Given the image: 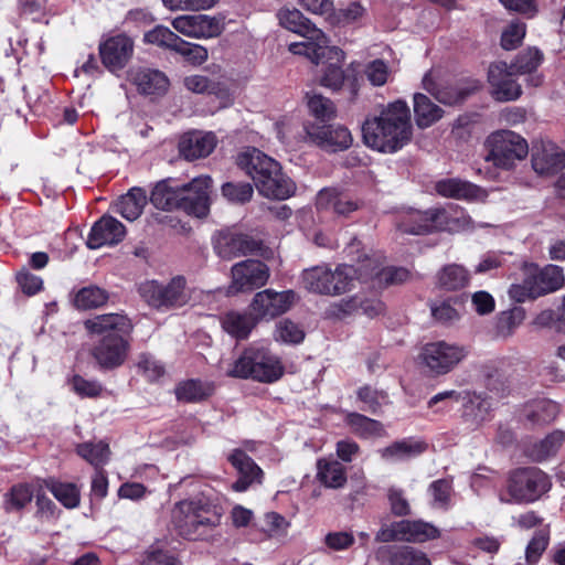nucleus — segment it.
Wrapping results in <instances>:
<instances>
[{"mask_svg": "<svg viewBox=\"0 0 565 565\" xmlns=\"http://www.w3.org/2000/svg\"><path fill=\"white\" fill-rule=\"evenodd\" d=\"M295 298L294 290L276 291L269 288L256 292L248 308L257 323L270 321L286 313L294 305Z\"/></svg>", "mask_w": 565, "mask_h": 565, "instance_id": "nucleus-14", "label": "nucleus"}, {"mask_svg": "<svg viewBox=\"0 0 565 565\" xmlns=\"http://www.w3.org/2000/svg\"><path fill=\"white\" fill-rule=\"evenodd\" d=\"M186 280L182 276L173 277L167 285L148 280L139 285L141 298L156 309L179 308L184 306L190 296L185 290Z\"/></svg>", "mask_w": 565, "mask_h": 565, "instance_id": "nucleus-11", "label": "nucleus"}, {"mask_svg": "<svg viewBox=\"0 0 565 565\" xmlns=\"http://www.w3.org/2000/svg\"><path fill=\"white\" fill-rule=\"evenodd\" d=\"M177 43L178 44L173 52L182 55L188 62H190L193 65H201L209 57L207 50L200 44L186 42L181 38Z\"/></svg>", "mask_w": 565, "mask_h": 565, "instance_id": "nucleus-59", "label": "nucleus"}, {"mask_svg": "<svg viewBox=\"0 0 565 565\" xmlns=\"http://www.w3.org/2000/svg\"><path fill=\"white\" fill-rule=\"evenodd\" d=\"M227 459L238 475L237 480L232 484L234 491L244 492L252 484L262 482L263 470L244 450L234 449Z\"/></svg>", "mask_w": 565, "mask_h": 565, "instance_id": "nucleus-24", "label": "nucleus"}, {"mask_svg": "<svg viewBox=\"0 0 565 565\" xmlns=\"http://www.w3.org/2000/svg\"><path fill=\"white\" fill-rule=\"evenodd\" d=\"M550 542V532L546 529L536 531L525 548L527 564H535L541 558Z\"/></svg>", "mask_w": 565, "mask_h": 565, "instance_id": "nucleus-58", "label": "nucleus"}, {"mask_svg": "<svg viewBox=\"0 0 565 565\" xmlns=\"http://www.w3.org/2000/svg\"><path fill=\"white\" fill-rule=\"evenodd\" d=\"M463 407V417L479 425L484 422L491 409V401L484 393L462 391L460 402Z\"/></svg>", "mask_w": 565, "mask_h": 565, "instance_id": "nucleus-32", "label": "nucleus"}, {"mask_svg": "<svg viewBox=\"0 0 565 565\" xmlns=\"http://www.w3.org/2000/svg\"><path fill=\"white\" fill-rule=\"evenodd\" d=\"M337 311H333L338 317H344L352 313H361L369 318H374L384 311V305L379 299H362L360 297H352L347 300H341L334 306Z\"/></svg>", "mask_w": 565, "mask_h": 565, "instance_id": "nucleus-35", "label": "nucleus"}, {"mask_svg": "<svg viewBox=\"0 0 565 565\" xmlns=\"http://www.w3.org/2000/svg\"><path fill=\"white\" fill-rule=\"evenodd\" d=\"M128 78L139 93L147 95L162 94L169 86V79L163 72L149 67L131 68Z\"/></svg>", "mask_w": 565, "mask_h": 565, "instance_id": "nucleus-27", "label": "nucleus"}, {"mask_svg": "<svg viewBox=\"0 0 565 565\" xmlns=\"http://www.w3.org/2000/svg\"><path fill=\"white\" fill-rule=\"evenodd\" d=\"M360 267H362L364 273H369L367 278L361 279V281H367L376 278L380 282L393 285L406 281L409 276V271L404 267L380 268L376 262L367 256H364L360 262Z\"/></svg>", "mask_w": 565, "mask_h": 565, "instance_id": "nucleus-33", "label": "nucleus"}, {"mask_svg": "<svg viewBox=\"0 0 565 565\" xmlns=\"http://www.w3.org/2000/svg\"><path fill=\"white\" fill-rule=\"evenodd\" d=\"M469 215L451 217L445 209L426 211L412 210L399 216L396 227L399 232L413 235L429 234L436 231L467 230L471 225Z\"/></svg>", "mask_w": 565, "mask_h": 565, "instance_id": "nucleus-8", "label": "nucleus"}, {"mask_svg": "<svg viewBox=\"0 0 565 565\" xmlns=\"http://www.w3.org/2000/svg\"><path fill=\"white\" fill-rule=\"evenodd\" d=\"M173 522L181 536L198 540L220 524L221 515L206 500L190 499L175 504Z\"/></svg>", "mask_w": 565, "mask_h": 565, "instance_id": "nucleus-6", "label": "nucleus"}, {"mask_svg": "<svg viewBox=\"0 0 565 565\" xmlns=\"http://www.w3.org/2000/svg\"><path fill=\"white\" fill-rule=\"evenodd\" d=\"M182 184L173 179L159 181L150 194V202L154 207L173 211L179 210Z\"/></svg>", "mask_w": 565, "mask_h": 565, "instance_id": "nucleus-30", "label": "nucleus"}, {"mask_svg": "<svg viewBox=\"0 0 565 565\" xmlns=\"http://www.w3.org/2000/svg\"><path fill=\"white\" fill-rule=\"evenodd\" d=\"M344 53L341 58H337L338 56L334 53L327 52L326 56L322 57L319 63L327 58L329 62L323 71V75L321 77V85L333 90L340 89L344 82V72L342 70V63L344 61Z\"/></svg>", "mask_w": 565, "mask_h": 565, "instance_id": "nucleus-47", "label": "nucleus"}, {"mask_svg": "<svg viewBox=\"0 0 565 565\" xmlns=\"http://www.w3.org/2000/svg\"><path fill=\"white\" fill-rule=\"evenodd\" d=\"M543 61V53L536 47H529L520 52L509 66L516 74H531L536 72Z\"/></svg>", "mask_w": 565, "mask_h": 565, "instance_id": "nucleus-48", "label": "nucleus"}, {"mask_svg": "<svg viewBox=\"0 0 565 565\" xmlns=\"http://www.w3.org/2000/svg\"><path fill=\"white\" fill-rule=\"evenodd\" d=\"M426 444L404 438L380 449L381 458L388 462H401L418 457L426 450Z\"/></svg>", "mask_w": 565, "mask_h": 565, "instance_id": "nucleus-31", "label": "nucleus"}, {"mask_svg": "<svg viewBox=\"0 0 565 565\" xmlns=\"http://www.w3.org/2000/svg\"><path fill=\"white\" fill-rule=\"evenodd\" d=\"M470 278V271L465 266L456 263L443 266L436 275L437 286L448 291L466 288Z\"/></svg>", "mask_w": 565, "mask_h": 565, "instance_id": "nucleus-34", "label": "nucleus"}, {"mask_svg": "<svg viewBox=\"0 0 565 565\" xmlns=\"http://www.w3.org/2000/svg\"><path fill=\"white\" fill-rule=\"evenodd\" d=\"M109 299V294L106 289L89 285L81 288L74 297V305L78 309L87 310L95 309L104 306Z\"/></svg>", "mask_w": 565, "mask_h": 565, "instance_id": "nucleus-46", "label": "nucleus"}, {"mask_svg": "<svg viewBox=\"0 0 565 565\" xmlns=\"http://www.w3.org/2000/svg\"><path fill=\"white\" fill-rule=\"evenodd\" d=\"M70 385L74 393L82 398H95L103 392V385L99 381L86 380L78 374H75L70 379Z\"/></svg>", "mask_w": 565, "mask_h": 565, "instance_id": "nucleus-55", "label": "nucleus"}, {"mask_svg": "<svg viewBox=\"0 0 565 565\" xmlns=\"http://www.w3.org/2000/svg\"><path fill=\"white\" fill-rule=\"evenodd\" d=\"M212 179L200 175L182 184L179 210L195 217H205L210 212Z\"/></svg>", "mask_w": 565, "mask_h": 565, "instance_id": "nucleus-15", "label": "nucleus"}, {"mask_svg": "<svg viewBox=\"0 0 565 565\" xmlns=\"http://www.w3.org/2000/svg\"><path fill=\"white\" fill-rule=\"evenodd\" d=\"M364 74L373 86H383L390 74L388 65L383 60H374L366 64Z\"/></svg>", "mask_w": 565, "mask_h": 565, "instance_id": "nucleus-63", "label": "nucleus"}, {"mask_svg": "<svg viewBox=\"0 0 565 565\" xmlns=\"http://www.w3.org/2000/svg\"><path fill=\"white\" fill-rule=\"evenodd\" d=\"M260 243L247 234L222 232L214 241V250L224 260L256 254Z\"/></svg>", "mask_w": 565, "mask_h": 565, "instance_id": "nucleus-21", "label": "nucleus"}, {"mask_svg": "<svg viewBox=\"0 0 565 565\" xmlns=\"http://www.w3.org/2000/svg\"><path fill=\"white\" fill-rule=\"evenodd\" d=\"M221 323L224 331L235 339H246L257 324L250 311H230L223 316Z\"/></svg>", "mask_w": 565, "mask_h": 565, "instance_id": "nucleus-39", "label": "nucleus"}, {"mask_svg": "<svg viewBox=\"0 0 565 565\" xmlns=\"http://www.w3.org/2000/svg\"><path fill=\"white\" fill-rule=\"evenodd\" d=\"M531 162L540 175H554L565 168V152L552 141L533 145Z\"/></svg>", "mask_w": 565, "mask_h": 565, "instance_id": "nucleus-22", "label": "nucleus"}, {"mask_svg": "<svg viewBox=\"0 0 565 565\" xmlns=\"http://www.w3.org/2000/svg\"><path fill=\"white\" fill-rule=\"evenodd\" d=\"M179 40L180 36L164 25H156L143 34L145 43L169 51H174Z\"/></svg>", "mask_w": 565, "mask_h": 565, "instance_id": "nucleus-49", "label": "nucleus"}, {"mask_svg": "<svg viewBox=\"0 0 565 565\" xmlns=\"http://www.w3.org/2000/svg\"><path fill=\"white\" fill-rule=\"evenodd\" d=\"M307 106L310 114L320 122L330 120L335 115L333 103L320 94H307Z\"/></svg>", "mask_w": 565, "mask_h": 565, "instance_id": "nucleus-51", "label": "nucleus"}, {"mask_svg": "<svg viewBox=\"0 0 565 565\" xmlns=\"http://www.w3.org/2000/svg\"><path fill=\"white\" fill-rule=\"evenodd\" d=\"M33 492L26 484H17L3 495V508L7 512L18 511L31 502Z\"/></svg>", "mask_w": 565, "mask_h": 565, "instance_id": "nucleus-52", "label": "nucleus"}, {"mask_svg": "<svg viewBox=\"0 0 565 565\" xmlns=\"http://www.w3.org/2000/svg\"><path fill=\"white\" fill-rule=\"evenodd\" d=\"M172 26L179 33L194 39H211L223 31L222 22L206 14H185L175 17Z\"/></svg>", "mask_w": 565, "mask_h": 565, "instance_id": "nucleus-20", "label": "nucleus"}, {"mask_svg": "<svg viewBox=\"0 0 565 565\" xmlns=\"http://www.w3.org/2000/svg\"><path fill=\"white\" fill-rule=\"evenodd\" d=\"M236 163L252 178L260 195L281 201L295 194L296 184L282 172L279 162L259 149L247 148L238 153Z\"/></svg>", "mask_w": 565, "mask_h": 565, "instance_id": "nucleus-3", "label": "nucleus"}, {"mask_svg": "<svg viewBox=\"0 0 565 565\" xmlns=\"http://www.w3.org/2000/svg\"><path fill=\"white\" fill-rule=\"evenodd\" d=\"M274 338L277 342L286 344H299L305 339V332L294 321L284 319L276 324Z\"/></svg>", "mask_w": 565, "mask_h": 565, "instance_id": "nucleus-53", "label": "nucleus"}, {"mask_svg": "<svg viewBox=\"0 0 565 565\" xmlns=\"http://www.w3.org/2000/svg\"><path fill=\"white\" fill-rule=\"evenodd\" d=\"M484 147L487 149L484 161L503 170L513 169L516 162L523 160L529 153L526 140L511 130L491 134L484 142Z\"/></svg>", "mask_w": 565, "mask_h": 565, "instance_id": "nucleus-9", "label": "nucleus"}, {"mask_svg": "<svg viewBox=\"0 0 565 565\" xmlns=\"http://www.w3.org/2000/svg\"><path fill=\"white\" fill-rule=\"evenodd\" d=\"M277 17L282 28L305 39L302 42L289 44L292 54L303 55L315 64H319L327 52L334 53L338 60L342 57L343 51L338 46H330L327 35L298 9H281Z\"/></svg>", "mask_w": 565, "mask_h": 565, "instance_id": "nucleus-4", "label": "nucleus"}, {"mask_svg": "<svg viewBox=\"0 0 565 565\" xmlns=\"http://www.w3.org/2000/svg\"><path fill=\"white\" fill-rule=\"evenodd\" d=\"M216 146L213 132L191 131L182 136L179 141L180 154L189 160L207 157Z\"/></svg>", "mask_w": 565, "mask_h": 565, "instance_id": "nucleus-26", "label": "nucleus"}, {"mask_svg": "<svg viewBox=\"0 0 565 565\" xmlns=\"http://www.w3.org/2000/svg\"><path fill=\"white\" fill-rule=\"evenodd\" d=\"M226 374L236 379L274 383L284 375V365L266 348L252 345L243 351Z\"/></svg>", "mask_w": 565, "mask_h": 565, "instance_id": "nucleus-7", "label": "nucleus"}, {"mask_svg": "<svg viewBox=\"0 0 565 565\" xmlns=\"http://www.w3.org/2000/svg\"><path fill=\"white\" fill-rule=\"evenodd\" d=\"M305 131L309 142L326 151H342L352 145L351 132L340 125L307 124L305 125Z\"/></svg>", "mask_w": 565, "mask_h": 565, "instance_id": "nucleus-17", "label": "nucleus"}, {"mask_svg": "<svg viewBox=\"0 0 565 565\" xmlns=\"http://www.w3.org/2000/svg\"><path fill=\"white\" fill-rule=\"evenodd\" d=\"M126 235L125 225L110 215L102 216L90 228L86 245L89 249H97L105 245H117Z\"/></svg>", "mask_w": 565, "mask_h": 565, "instance_id": "nucleus-23", "label": "nucleus"}, {"mask_svg": "<svg viewBox=\"0 0 565 565\" xmlns=\"http://www.w3.org/2000/svg\"><path fill=\"white\" fill-rule=\"evenodd\" d=\"M364 143L380 152L394 153L412 137L411 111L406 102L390 103L379 116L367 118L362 125Z\"/></svg>", "mask_w": 565, "mask_h": 565, "instance_id": "nucleus-2", "label": "nucleus"}, {"mask_svg": "<svg viewBox=\"0 0 565 565\" xmlns=\"http://www.w3.org/2000/svg\"><path fill=\"white\" fill-rule=\"evenodd\" d=\"M565 282L563 269L556 265H547L535 269L524 279V286H513L510 290L512 297L523 301V296L537 298L559 289Z\"/></svg>", "mask_w": 565, "mask_h": 565, "instance_id": "nucleus-13", "label": "nucleus"}, {"mask_svg": "<svg viewBox=\"0 0 565 565\" xmlns=\"http://www.w3.org/2000/svg\"><path fill=\"white\" fill-rule=\"evenodd\" d=\"M141 565H180V562L172 552L151 546L145 553Z\"/></svg>", "mask_w": 565, "mask_h": 565, "instance_id": "nucleus-62", "label": "nucleus"}, {"mask_svg": "<svg viewBox=\"0 0 565 565\" xmlns=\"http://www.w3.org/2000/svg\"><path fill=\"white\" fill-rule=\"evenodd\" d=\"M345 423L353 434L363 439L380 438L386 435L381 422L360 413H349L345 416Z\"/></svg>", "mask_w": 565, "mask_h": 565, "instance_id": "nucleus-37", "label": "nucleus"}, {"mask_svg": "<svg viewBox=\"0 0 565 565\" xmlns=\"http://www.w3.org/2000/svg\"><path fill=\"white\" fill-rule=\"evenodd\" d=\"M467 356L465 347L436 341L423 347L419 359L425 371L431 376L449 373Z\"/></svg>", "mask_w": 565, "mask_h": 565, "instance_id": "nucleus-12", "label": "nucleus"}, {"mask_svg": "<svg viewBox=\"0 0 565 565\" xmlns=\"http://www.w3.org/2000/svg\"><path fill=\"white\" fill-rule=\"evenodd\" d=\"M77 454L95 467L103 466L109 458V446L104 441L83 443L77 446Z\"/></svg>", "mask_w": 565, "mask_h": 565, "instance_id": "nucleus-50", "label": "nucleus"}, {"mask_svg": "<svg viewBox=\"0 0 565 565\" xmlns=\"http://www.w3.org/2000/svg\"><path fill=\"white\" fill-rule=\"evenodd\" d=\"M525 24L521 21L511 22L508 28L502 32L501 46L507 50L516 49L525 36Z\"/></svg>", "mask_w": 565, "mask_h": 565, "instance_id": "nucleus-61", "label": "nucleus"}, {"mask_svg": "<svg viewBox=\"0 0 565 565\" xmlns=\"http://www.w3.org/2000/svg\"><path fill=\"white\" fill-rule=\"evenodd\" d=\"M375 556L382 565H431L425 553L411 546H381Z\"/></svg>", "mask_w": 565, "mask_h": 565, "instance_id": "nucleus-25", "label": "nucleus"}, {"mask_svg": "<svg viewBox=\"0 0 565 565\" xmlns=\"http://www.w3.org/2000/svg\"><path fill=\"white\" fill-rule=\"evenodd\" d=\"M415 121L419 128L430 127L444 116V110L422 93L414 95Z\"/></svg>", "mask_w": 565, "mask_h": 565, "instance_id": "nucleus-40", "label": "nucleus"}, {"mask_svg": "<svg viewBox=\"0 0 565 565\" xmlns=\"http://www.w3.org/2000/svg\"><path fill=\"white\" fill-rule=\"evenodd\" d=\"M565 441V431L556 429L548 434L542 440L535 443L531 450L530 456L534 461H543L559 450Z\"/></svg>", "mask_w": 565, "mask_h": 565, "instance_id": "nucleus-44", "label": "nucleus"}, {"mask_svg": "<svg viewBox=\"0 0 565 565\" xmlns=\"http://www.w3.org/2000/svg\"><path fill=\"white\" fill-rule=\"evenodd\" d=\"M317 205L320 209L332 210L340 216H348L356 211L361 203L347 193H341L335 189H322L317 196Z\"/></svg>", "mask_w": 565, "mask_h": 565, "instance_id": "nucleus-28", "label": "nucleus"}, {"mask_svg": "<svg viewBox=\"0 0 565 565\" xmlns=\"http://www.w3.org/2000/svg\"><path fill=\"white\" fill-rule=\"evenodd\" d=\"M524 318L525 311L521 307L502 311L498 320V332L503 337L510 335L523 322Z\"/></svg>", "mask_w": 565, "mask_h": 565, "instance_id": "nucleus-60", "label": "nucleus"}, {"mask_svg": "<svg viewBox=\"0 0 565 565\" xmlns=\"http://www.w3.org/2000/svg\"><path fill=\"white\" fill-rule=\"evenodd\" d=\"M516 73L507 62L492 63L488 71V81L492 87L491 94L495 100L510 102L518 99L522 94L521 85L515 81Z\"/></svg>", "mask_w": 565, "mask_h": 565, "instance_id": "nucleus-19", "label": "nucleus"}, {"mask_svg": "<svg viewBox=\"0 0 565 565\" xmlns=\"http://www.w3.org/2000/svg\"><path fill=\"white\" fill-rule=\"evenodd\" d=\"M358 398L365 404L363 411L376 414L381 406L387 403V394L383 391H377L370 385H365L358 390Z\"/></svg>", "mask_w": 565, "mask_h": 565, "instance_id": "nucleus-57", "label": "nucleus"}, {"mask_svg": "<svg viewBox=\"0 0 565 565\" xmlns=\"http://www.w3.org/2000/svg\"><path fill=\"white\" fill-rule=\"evenodd\" d=\"M86 330L102 338L94 344L90 354L102 371L120 367L130 351L134 326L130 319L121 313L98 315L84 322Z\"/></svg>", "mask_w": 565, "mask_h": 565, "instance_id": "nucleus-1", "label": "nucleus"}, {"mask_svg": "<svg viewBox=\"0 0 565 565\" xmlns=\"http://www.w3.org/2000/svg\"><path fill=\"white\" fill-rule=\"evenodd\" d=\"M387 499L393 514L397 516H405L409 514L411 508L402 489L391 487L387 491Z\"/></svg>", "mask_w": 565, "mask_h": 565, "instance_id": "nucleus-64", "label": "nucleus"}, {"mask_svg": "<svg viewBox=\"0 0 565 565\" xmlns=\"http://www.w3.org/2000/svg\"><path fill=\"white\" fill-rule=\"evenodd\" d=\"M402 530L403 541L425 542L439 535V531L431 524L424 521L402 520L397 522Z\"/></svg>", "mask_w": 565, "mask_h": 565, "instance_id": "nucleus-43", "label": "nucleus"}, {"mask_svg": "<svg viewBox=\"0 0 565 565\" xmlns=\"http://www.w3.org/2000/svg\"><path fill=\"white\" fill-rule=\"evenodd\" d=\"M212 394V386L200 380H188L175 387L178 401L198 403L206 399Z\"/></svg>", "mask_w": 565, "mask_h": 565, "instance_id": "nucleus-45", "label": "nucleus"}, {"mask_svg": "<svg viewBox=\"0 0 565 565\" xmlns=\"http://www.w3.org/2000/svg\"><path fill=\"white\" fill-rule=\"evenodd\" d=\"M435 191L444 198L466 201L476 200L482 193L480 186L459 178H446L437 181Z\"/></svg>", "mask_w": 565, "mask_h": 565, "instance_id": "nucleus-29", "label": "nucleus"}, {"mask_svg": "<svg viewBox=\"0 0 565 565\" xmlns=\"http://www.w3.org/2000/svg\"><path fill=\"white\" fill-rule=\"evenodd\" d=\"M317 478L327 488H342L347 483L345 468L337 460L319 459Z\"/></svg>", "mask_w": 565, "mask_h": 565, "instance_id": "nucleus-41", "label": "nucleus"}, {"mask_svg": "<svg viewBox=\"0 0 565 565\" xmlns=\"http://www.w3.org/2000/svg\"><path fill=\"white\" fill-rule=\"evenodd\" d=\"M452 484L450 480L438 479L429 484L428 492L433 498V507L438 509H448L450 505V497Z\"/></svg>", "mask_w": 565, "mask_h": 565, "instance_id": "nucleus-56", "label": "nucleus"}, {"mask_svg": "<svg viewBox=\"0 0 565 565\" xmlns=\"http://www.w3.org/2000/svg\"><path fill=\"white\" fill-rule=\"evenodd\" d=\"M221 192L228 202L245 204L250 201L254 189L248 182H225L221 188Z\"/></svg>", "mask_w": 565, "mask_h": 565, "instance_id": "nucleus-54", "label": "nucleus"}, {"mask_svg": "<svg viewBox=\"0 0 565 565\" xmlns=\"http://www.w3.org/2000/svg\"><path fill=\"white\" fill-rule=\"evenodd\" d=\"M423 86L436 98V100L449 106L462 103L471 93V90L467 88H457L451 86L440 87L433 79L431 72L425 74L423 78Z\"/></svg>", "mask_w": 565, "mask_h": 565, "instance_id": "nucleus-38", "label": "nucleus"}, {"mask_svg": "<svg viewBox=\"0 0 565 565\" xmlns=\"http://www.w3.org/2000/svg\"><path fill=\"white\" fill-rule=\"evenodd\" d=\"M134 41L125 34H117L99 43L98 51L103 65L113 74L124 70L132 57Z\"/></svg>", "mask_w": 565, "mask_h": 565, "instance_id": "nucleus-18", "label": "nucleus"}, {"mask_svg": "<svg viewBox=\"0 0 565 565\" xmlns=\"http://www.w3.org/2000/svg\"><path fill=\"white\" fill-rule=\"evenodd\" d=\"M147 202L146 190L135 186L119 198L116 203L117 212L126 220L135 221L142 214Z\"/></svg>", "mask_w": 565, "mask_h": 565, "instance_id": "nucleus-36", "label": "nucleus"}, {"mask_svg": "<svg viewBox=\"0 0 565 565\" xmlns=\"http://www.w3.org/2000/svg\"><path fill=\"white\" fill-rule=\"evenodd\" d=\"M551 478L536 467L519 468L509 477L508 491L516 502H534L550 491Z\"/></svg>", "mask_w": 565, "mask_h": 565, "instance_id": "nucleus-10", "label": "nucleus"}, {"mask_svg": "<svg viewBox=\"0 0 565 565\" xmlns=\"http://www.w3.org/2000/svg\"><path fill=\"white\" fill-rule=\"evenodd\" d=\"M369 273H364L360 264L353 265L340 264L334 269L328 265H319L302 273V284L305 288L315 294L338 296L347 292L353 285V281L366 279Z\"/></svg>", "mask_w": 565, "mask_h": 565, "instance_id": "nucleus-5", "label": "nucleus"}, {"mask_svg": "<svg viewBox=\"0 0 565 565\" xmlns=\"http://www.w3.org/2000/svg\"><path fill=\"white\" fill-rule=\"evenodd\" d=\"M43 486L65 508L74 509L79 505L81 493L75 483L62 482L55 478H47L43 480Z\"/></svg>", "mask_w": 565, "mask_h": 565, "instance_id": "nucleus-42", "label": "nucleus"}, {"mask_svg": "<svg viewBox=\"0 0 565 565\" xmlns=\"http://www.w3.org/2000/svg\"><path fill=\"white\" fill-rule=\"evenodd\" d=\"M228 294L252 291L265 286L269 278L268 266L258 259H246L233 265Z\"/></svg>", "mask_w": 565, "mask_h": 565, "instance_id": "nucleus-16", "label": "nucleus"}]
</instances>
